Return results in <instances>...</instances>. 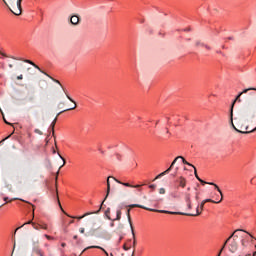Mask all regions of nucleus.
Masks as SVG:
<instances>
[{"mask_svg":"<svg viewBox=\"0 0 256 256\" xmlns=\"http://www.w3.org/2000/svg\"><path fill=\"white\" fill-rule=\"evenodd\" d=\"M109 179H113L116 183H119V185H123L124 187H130V189H138L139 193H141V187H143V184H137V185H132L131 183L128 182H122L121 180L113 177V176H109L107 178V190H106V196L100 206V209H102L103 207V203H105V201H107V197H109V193H111V182L109 181Z\"/></svg>","mask_w":256,"mask_h":256,"instance_id":"nucleus-1","label":"nucleus"},{"mask_svg":"<svg viewBox=\"0 0 256 256\" xmlns=\"http://www.w3.org/2000/svg\"><path fill=\"white\" fill-rule=\"evenodd\" d=\"M249 91H256V88H246L242 92H240L234 101L232 102L231 109H230V123L233 126V107H235V102L241 103V95H245V93H249Z\"/></svg>","mask_w":256,"mask_h":256,"instance_id":"nucleus-2","label":"nucleus"},{"mask_svg":"<svg viewBox=\"0 0 256 256\" xmlns=\"http://www.w3.org/2000/svg\"><path fill=\"white\" fill-rule=\"evenodd\" d=\"M208 184L213 185L215 187V189H217L218 193H220V195H221V199L219 201H215L212 199L203 200L199 206L200 211H203V209H205V203H221V201H223V192L221 191V188H219V186L213 182H208Z\"/></svg>","mask_w":256,"mask_h":256,"instance_id":"nucleus-3","label":"nucleus"},{"mask_svg":"<svg viewBox=\"0 0 256 256\" xmlns=\"http://www.w3.org/2000/svg\"><path fill=\"white\" fill-rule=\"evenodd\" d=\"M247 111H253L256 109V92H250L249 98L246 100Z\"/></svg>","mask_w":256,"mask_h":256,"instance_id":"nucleus-4","label":"nucleus"},{"mask_svg":"<svg viewBox=\"0 0 256 256\" xmlns=\"http://www.w3.org/2000/svg\"><path fill=\"white\" fill-rule=\"evenodd\" d=\"M239 231H244V230H235L233 233L234 235L233 240L231 241V243L229 244V251H231V253H235V251H237L238 247H239V243L237 241V239H239V236L236 233H239Z\"/></svg>","mask_w":256,"mask_h":256,"instance_id":"nucleus-5","label":"nucleus"},{"mask_svg":"<svg viewBox=\"0 0 256 256\" xmlns=\"http://www.w3.org/2000/svg\"><path fill=\"white\" fill-rule=\"evenodd\" d=\"M200 206L196 208V214L185 213V212H171V211H160V213H165L166 215H185L186 217H197L201 215V210L199 211Z\"/></svg>","mask_w":256,"mask_h":256,"instance_id":"nucleus-6","label":"nucleus"},{"mask_svg":"<svg viewBox=\"0 0 256 256\" xmlns=\"http://www.w3.org/2000/svg\"><path fill=\"white\" fill-rule=\"evenodd\" d=\"M178 159H183V156H178V157H176V158L172 161L170 167H169L168 169H166L164 172H162V173H160L159 175H157V176L155 177L154 181H157V179H161V177H163L164 175H167V174L171 171V169H173V167L175 166V163H177V160H178Z\"/></svg>","mask_w":256,"mask_h":256,"instance_id":"nucleus-7","label":"nucleus"},{"mask_svg":"<svg viewBox=\"0 0 256 256\" xmlns=\"http://www.w3.org/2000/svg\"><path fill=\"white\" fill-rule=\"evenodd\" d=\"M128 207H130V209H135V207H138L139 209H145L146 211H152L154 213H161V211H166V210H157V209L148 208L141 204H131Z\"/></svg>","mask_w":256,"mask_h":256,"instance_id":"nucleus-8","label":"nucleus"},{"mask_svg":"<svg viewBox=\"0 0 256 256\" xmlns=\"http://www.w3.org/2000/svg\"><path fill=\"white\" fill-rule=\"evenodd\" d=\"M23 0H17L16 6L13 7L14 10H12V13L14 15H21V3Z\"/></svg>","mask_w":256,"mask_h":256,"instance_id":"nucleus-9","label":"nucleus"},{"mask_svg":"<svg viewBox=\"0 0 256 256\" xmlns=\"http://www.w3.org/2000/svg\"><path fill=\"white\" fill-rule=\"evenodd\" d=\"M184 201H186V205L188 209H193V206L191 204V193L189 192L184 193Z\"/></svg>","mask_w":256,"mask_h":256,"instance_id":"nucleus-10","label":"nucleus"},{"mask_svg":"<svg viewBox=\"0 0 256 256\" xmlns=\"http://www.w3.org/2000/svg\"><path fill=\"white\" fill-rule=\"evenodd\" d=\"M176 183H178V187H181L182 189H185L187 187V179L185 177L180 176L177 180Z\"/></svg>","mask_w":256,"mask_h":256,"instance_id":"nucleus-11","label":"nucleus"},{"mask_svg":"<svg viewBox=\"0 0 256 256\" xmlns=\"http://www.w3.org/2000/svg\"><path fill=\"white\" fill-rule=\"evenodd\" d=\"M88 249H100L101 251H103V253H105L106 256H111V254L109 255V253L101 246H88L82 251L81 255H83V253H85V251H87Z\"/></svg>","mask_w":256,"mask_h":256,"instance_id":"nucleus-12","label":"nucleus"},{"mask_svg":"<svg viewBox=\"0 0 256 256\" xmlns=\"http://www.w3.org/2000/svg\"><path fill=\"white\" fill-rule=\"evenodd\" d=\"M67 99H69V101H71V103H74V105L71 108L65 109L61 112L58 113V116L61 115V113H65V111H73V109H77V104L75 103V100L70 98L69 95H66Z\"/></svg>","mask_w":256,"mask_h":256,"instance_id":"nucleus-13","label":"nucleus"},{"mask_svg":"<svg viewBox=\"0 0 256 256\" xmlns=\"http://www.w3.org/2000/svg\"><path fill=\"white\" fill-rule=\"evenodd\" d=\"M131 233H132V238H133V248L137 247V239L135 238V229L133 228V225H131ZM135 256V250H133L132 255Z\"/></svg>","mask_w":256,"mask_h":256,"instance_id":"nucleus-14","label":"nucleus"},{"mask_svg":"<svg viewBox=\"0 0 256 256\" xmlns=\"http://www.w3.org/2000/svg\"><path fill=\"white\" fill-rule=\"evenodd\" d=\"M121 209H118L116 211V218L112 219V223L110 224V227H115V221H121Z\"/></svg>","mask_w":256,"mask_h":256,"instance_id":"nucleus-15","label":"nucleus"},{"mask_svg":"<svg viewBox=\"0 0 256 256\" xmlns=\"http://www.w3.org/2000/svg\"><path fill=\"white\" fill-rule=\"evenodd\" d=\"M195 47H204L205 49H207L208 51H211V46L205 44L204 42H202L201 40H197L195 42Z\"/></svg>","mask_w":256,"mask_h":256,"instance_id":"nucleus-16","label":"nucleus"},{"mask_svg":"<svg viewBox=\"0 0 256 256\" xmlns=\"http://www.w3.org/2000/svg\"><path fill=\"white\" fill-rule=\"evenodd\" d=\"M99 211H101V208L99 210H97L96 212H88L86 214H84L83 216H79V217H72L70 215H68V217H71L72 219H83L84 217H87V215H93V214H99Z\"/></svg>","mask_w":256,"mask_h":256,"instance_id":"nucleus-17","label":"nucleus"},{"mask_svg":"<svg viewBox=\"0 0 256 256\" xmlns=\"http://www.w3.org/2000/svg\"><path fill=\"white\" fill-rule=\"evenodd\" d=\"M80 21H81V18H79V16H77V15H73L70 18V22H71L72 25H79Z\"/></svg>","mask_w":256,"mask_h":256,"instance_id":"nucleus-18","label":"nucleus"},{"mask_svg":"<svg viewBox=\"0 0 256 256\" xmlns=\"http://www.w3.org/2000/svg\"><path fill=\"white\" fill-rule=\"evenodd\" d=\"M104 215L106 219H108L109 221H113V219L111 218V208H107L106 211L104 212Z\"/></svg>","mask_w":256,"mask_h":256,"instance_id":"nucleus-19","label":"nucleus"},{"mask_svg":"<svg viewBox=\"0 0 256 256\" xmlns=\"http://www.w3.org/2000/svg\"><path fill=\"white\" fill-rule=\"evenodd\" d=\"M235 121H236V125H237L238 129H243V119L235 118Z\"/></svg>","mask_w":256,"mask_h":256,"instance_id":"nucleus-20","label":"nucleus"},{"mask_svg":"<svg viewBox=\"0 0 256 256\" xmlns=\"http://www.w3.org/2000/svg\"><path fill=\"white\" fill-rule=\"evenodd\" d=\"M126 216H127V219H128V223L130 225V229H131V225H133V222L131 221V209L130 208L127 210Z\"/></svg>","mask_w":256,"mask_h":256,"instance_id":"nucleus-21","label":"nucleus"},{"mask_svg":"<svg viewBox=\"0 0 256 256\" xmlns=\"http://www.w3.org/2000/svg\"><path fill=\"white\" fill-rule=\"evenodd\" d=\"M233 235H235V233H232L231 236L224 242V245L221 248V253H223V249H225V247H227V243H229V241H231V239H233Z\"/></svg>","mask_w":256,"mask_h":256,"instance_id":"nucleus-22","label":"nucleus"},{"mask_svg":"<svg viewBox=\"0 0 256 256\" xmlns=\"http://www.w3.org/2000/svg\"><path fill=\"white\" fill-rule=\"evenodd\" d=\"M180 159H182V163H184V165H189V167H193V169H195V166L193 164L187 162V160H185V158L182 157Z\"/></svg>","mask_w":256,"mask_h":256,"instance_id":"nucleus-23","label":"nucleus"},{"mask_svg":"<svg viewBox=\"0 0 256 256\" xmlns=\"http://www.w3.org/2000/svg\"><path fill=\"white\" fill-rule=\"evenodd\" d=\"M57 123V117L52 121L50 127L52 128V131L54 132L55 131V125Z\"/></svg>","mask_w":256,"mask_h":256,"instance_id":"nucleus-24","label":"nucleus"},{"mask_svg":"<svg viewBox=\"0 0 256 256\" xmlns=\"http://www.w3.org/2000/svg\"><path fill=\"white\" fill-rule=\"evenodd\" d=\"M57 123V117L52 121L50 127L52 128V131L54 132L55 131V125Z\"/></svg>","mask_w":256,"mask_h":256,"instance_id":"nucleus-25","label":"nucleus"},{"mask_svg":"<svg viewBox=\"0 0 256 256\" xmlns=\"http://www.w3.org/2000/svg\"><path fill=\"white\" fill-rule=\"evenodd\" d=\"M30 225L33 226V229H36V231H39V229H40L39 224H35L32 222Z\"/></svg>","mask_w":256,"mask_h":256,"instance_id":"nucleus-26","label":"nucleus"},{"mask_svg":"<svg viewBox=\"0 0 256 256\" xmlns=\"http://www.w3.org/2000/svg\"><path fill=\"white\" fill-rule=\"evenodd\" d=\"M33 67H35V69H38V71H40L41 73H44V75H47V73H45L43 70H41V68H39V66H37V64L34 63V65H32Z\"/></svg>","mask_w":256,"mask_h":256,"instance_id":"nucleus-27","label":"nucleus"},{"mask_svg":"<svg viewBox=\"0 0 256 256\" xmlns=\"http://www.w3.org/2000/svg\"><path fill=\"white\" fill-rule=\"evenodd\" d=\"M15 132H13L12 134H10L9 136H7L6 138H4L2 141H0V145L5 143V141H7V139H9L11 137V135H13Z\"/></svg>","mask_w":256,"mask_h":256,"instance_id":"nucleus-28","label":"nucleus"},{"mask_svg":"<svg viewBox=\"0 0 256 256\" xmlns=\"http://www.w3.org/2000/svg\"><path fill=\"white\" fill-rule=\"evenodd\" d=\"M39 227H40V229H44V230L48 229L47 224H39Z\"/></svg>","mask_w":256,"mask_h":256,"instance_id":"nucleus-29","label":"nucleus"},{"mask_svg":"<svg viewBox=\"0 0 256 256\" xmlns=\"http://www.w3.org/2000/svg\"><path fill=\"white\" fill-rule=\"evenodd\" d=\"M28 101L29 103H33V101H35V96H29Z\"/></svg>","mask_w":256,"mask_h":256,"instance_id":"nucleus-30","label":"nucleus"},{"mask_svg":"<svg viewBox=\"0 0 256 256\" xmlns=\"http://www.w3.org/2000/svg\"><path fill=\"white\" fill-rule=\"evenodd\" d=\"M3 199L4 201H6V203H11V201H15V199L9 200V197H4Z\"/></svg>","mask_w":256,"mask_h":256,"instance_id":"nucleus-31","label":"nucleus"},{"mask_svg":"<svg viewBox=\"0 0 256 256\" xmlns=\"http://www.w3.org/2000/svg\"><path fill=\"white\" fill-rule=\"evenodd\" d=\"M194 175L198 181H199V179H201V178H199V175L197 174V168L194 169Z\"/></svg>","mask_w":256,"mask_h":256,"instance_id":"nucleus-32","label":"nucleus"},{"mask_svg":"<svg viewBox=\"0 0 256 256\" xmlns=\"http://www.w3.org/2000/svg\"><path fill=\"white\" fill-rule=\"evenodd\" d=\"M47 77H50V79H52V81H54L55 83H58V85H61V82H59V80L53 79V77L49 76L48 74H47Z\"/></svg>","mask_w":256,"mask_h":256,"instance_id":"nucleus-33","label":"nucleus"},{"mask_svg":"<svg viewBox=\"0 0 256 256\" xmlns=\"http://www.w3.org/2000/svg\"><path fill=\"white\" fill-rule=\"evenodd\" d=\"M159 193L160 195H165V188H160Z\"/></svg>","mask_w":256,"mask_h":256,"instance_id":"nucleus-34","label":"nucleus"},{"mask_svg":"<svg viewBox=\"0 0 256 256\" xmlns=\"http://www.w3.org/2000/svg\"><path fill=\"white\" fill-rule=\"evenodd\" d=\"M24 63H29V65H35V63L31 60H24Z\"/></svg>","mask_w":256,"mask_h":256,"instance_id":"nucleus-35","label":"nucleus"},{"mask_svg":"<svg viewBox=\"0 0 256 256\" xmlns=\"http://www.w3.org/2000/svg\"><path fill=\"white\" fill-rule=\"evenodd\" d=\"M123 249H124V251H129V249H131V247L127 246V244H124Z\"/></svg>","mask_w":256,"mask_h":256,"instance_id":"nucleus-36","label":"nucleus"},{"mask_svg":"<svg viewBox=\"0 0 256 256\" xmlns=\"http://www.w3.org/2000/svg\"><path fill=\"white\" fill-rule=\"evenodd\" d=\"M200 183H202V185H209V183L203 181L201 178L198 180Z\"/></svg>","mask_w":256,"mask_h":256,"instance_id":"nucleus-37","label":"nucleus"},{"mask_svg":"<svg viewBox=\"0 0 256 256\" xmlns=\"http://www.w3.org/2000/svg\"><path fill=\"white\" fill-rule=\"evenodd\" d=\"M22 79H23V74H20L19 76H17L18 81H22Z\"/></svg>","mask_w":256,"mask_h":256,"instance_id":"nucleus-38","label":"nucleus"},{"mask_svg":"<svg viewBox=\"0 0 256 256\" xmlns=\"http://www.w3.org/2000/svg\"><path fill=\"white\" fill-rule=\"evenodd\" d=\"M35 133H38V135H43V132H41V130H39V129H36Z\"/></svg>","mask_w":256,"mask_h":256,"instance_id":"nucleus-39","label":"nucleus"},{"mask_svg":"<svg viewBox=\"0 0 256 256\" xmlns=\"http://www.w3.org/2000/svg\"><path fill=\"white\" fill-rule=\"evenodd\" d=\"M156 187H157V185H155V184H151V185L149 186L150 189H156Z\"/></svg>","mask_w":256,"mask_h":256,"instance_id":"nucleus-40","label":"nucleus"},{"mask_svg":"<svg viewBox=\"0 0 256 256\" xmlns=\"http://www.w3.org/2000/svg\"><path fill=\"white\" fill-rule=\"evenodd\" d=\"M60 159H62V161H63L62 167H64V165H65V163H66L65 158H63V157L60 155Z\"/></svg>","mask_w":256,"mask_h":256,"instance_id":"nucleus-41","label":"nucleus"},{"mask_svg":"<svg viewBox=\"0 0 256 256\" xmlns=\"http://www.w3.org/2000/svg\"><path fill=\"white\" fill-rule=\"evenodd\" d=\"M31 223H33V221H28L27 223H24L21 227H24V225H31Z\"/></svg>","mask_w":256,"mask_h":256,"instance_id":"nucleus-42","label":"nucleus"},{"mask_svg":"<svg viewBox=\"0 0 256 256\" xmlns=\"http://www.w3.org/2000/svg\"><path fill=\"white\" fill-rule=\"evenodd\" d=\"M44 237L46 238V239H48V240H51V239H53V237H51V236H49V235H44Z\"/></svg>","mask_w":256,"mask_h":256,"instance_id":"nucleus-43","label":"nucleus"},{"mask_svg":"<svg viewBox=\"0 0 256 256\" xmlns=\"http://www.w3.org/2000/svg\"><path fill=\"white\" fill-rule=\"evenodd\" d=\"M195 199H196V201H199V192H196Z\"/></svg>","mask_w":256,"mask_h":256,"instance_id":"nucleus-44","label":"nucleus"},{"mask_svg":"<svg viewBox=\"0 0 256 256\" xmlns=\"http://www.w3.org/2000/svg\"><path fill=\"white\" fill-rule=\"evenodd\" d=\"M63 105H65V102H60V103L58 104V107L61 108V107H63Z\"/></svg>","mask_w":256,"mask_h":256,"instance_id":"nucleus-45","label":"nucleus"},{"mask_svg":"<svg viewBox=\"0 0 256 256\" xmlns=\"http://www.w3.org/2000/svg\"><path fill=\"white\" fill-rule=\"evenodd\" d=\"M79 232H80V233H85V228H80V229H79Z\"/></svg>","mask_w":256,"mask_h":256,"instance_id":"nucleus-46","label":"nucleus"},{"mask_svg":"<svg viewBox=\"0 0 256 256\" xmlns=\"http://www.w3.org/2000/svg\"><path fill=\"white\" fill-rule=\"evenodd\" d=\"M116 157H117L118 161H121V155L116 154Z\"/></svg>","mask_w":256,"mask_h":256,"instance_id":"nucleus-47","label":"nucleus"},{"mask_svg":"<svg viewBox=\"0 0 256 256\" xmlns=\"http://www.w3.org/2000/svg\"><path fill=\"white\" fill-rule=\"evenodd\" d=\"M58 203H59V207H60L61 211H63V207H61V202H59V200H58Z\"/></svg>","mask_w":256,"mask_h":256,"instance_id":"nucleus-48","label":"nucleus"},{"mask_svg":"<svg viewBox=\"0 0 256 256\" xmlns=\"http://www.w3.org/2000/svg\"><path fill=\"white\" fill-rule=\"evenodd\" d=\"M3 120L6 123V125H9V122H7V120H5V117L3 118Z\"/></svg>","mask_w":256,"mask_h":256,"instance_id":"nucleus-49","label":"nucleus"},{"mask_svg":"<svg viewBox=\"0 0 256 256\" xmlns=\"http://www.w3.org/2000/svg\"><path fill=\"white\" fill-rule=\"evenodd\" d=\"M9 68H10V69H13V64H9Z\"/></svg>","mask_w":256,"mask_h":256,"instance_id":"nucleus-50","label":"nucleus"},{"mask_svg":"<svg viewBox=\"0 0 256 256\" xmlns=\"http://www.w3.org/2000/svg\"><path fill=\"white\" fill-rule=\"evenodd\" d=\"M19 229H21V227H18V228L15 230V233H17V231H19Z\"/></svg>","mask_w":256,"mask_h":256,"instance_id":"nucleus-51","label":"nucleus"},{"mask_svg":"<svg viewBox=\"0 0 256 256\" xmlns=\"http://www.w3.org/2000/svg\"><path fill=\"white\" fill-rule=\"evenodd\" d=\"M241 243H242V245H245V240H242Z\"/></svg>","mask_w":256,"mask_h":256,"instance_id":"nucleus-52","label":"nucleus"},{"mask_svg":"<svg viewBox=\"0 0 256 256\" xmlns=\"http://www.w3.org/2000/svg\"><path fill=\"white\" fill-rule=\"evenodd\" d=\"M187 191H191V187H188V188H187Z\"/></svg>","mask_w":256,"mask_h":256,"instance_id":"nucleus-53","label":"nucleus"},{"mask_svg":"<svg viewBox=\"0 0 256 256\" xmlns=\"http://www.w3.org/2000/svg\"><path fill=\"white\" fill-rule=\"evenodd\" d=\"M247 129H249V126H246V127H245V130H246V131H247Z\"/></svg>","mask_w":256,"mask_h":256,"instance_id":"nucleus-54","label":"nucleus"},{"mask_svg":"<svg viewBox=\"0 0 256 256\" xmlns=\"http://www.w3.org/2000/svg\"><path fill=\"white\" fill-rule=\"evenodd\" d=\"M252 256H256V251L253 253V255Z\"/></svg>","mask_w":256,"mask_h":256,"instance_id":"nucleus-55","label":"nucleus"},{"mask_svg":"<svg viewBox=\"0 0 256 256\" xmlns=\"http://www.w3.org/2000/svg\"><path fill=\"white\" fill-rule=\"evenodd\" d=\"M217 256H221V251L218 253V255Z\"/></svg>","mask_w":256,"mask_h":256,"instance_id":"nucleus-56","label":"nucleus"},{"mask_svg":"<svg viewBox=\"0 0 256 256\" xmlns=\"http://www.w3.org/2000/svg\"><path fill=\"white\" fill-rule=\"evenodd\" d=\"M65 245H66L65 243H62V247H65Z\"/></svg>","mask_w":256,"mask_h":256,"instance_id":"nucleus-57","label":"nucleus"},{"mask_svg":"<svg viewBox=\"0 0 256 256\" xmlns=\"http://www.w3.org/2000/svg\"><path fill=\"white\" fill-rule=\"evenodd\" d=\"M70 223H75V221H74V220H71Z\"/></svg>","mask_w":256,"mask_h":256,"instance_id":"nucleus-58","label":"nucleus"},{"mask_svg":"<svg viewBox=\"0 0 256 256\" xmlns=\"http://www.w3.org/2000/svg\"><path fill=\"white\" fill-rule=\"evenodd\" d=\"M185 31H191V29L188 28V29H186Z\"/></svg>","mask_w":256,"mask_h":256,"instance_id":"nucleus-59","label":"nucleus"},{"mask_svg":"<svg viewBox=\"0 0 256 256\" xmlns=\"http://www.w3.org/2000/svg\"><path fill=\"white\" fill-rule=\"evenodd\" d=\"M74 239H77V235L74 236Z\"/></svg>","mask_w":256,"mask_h":256,"instance_id":"nucleus-60","label":"nucleus"},{"mask_svg":"<svg viewBox=\"0 0 256 256\" xmlns=\"http://www.w3.org/2000/svg\"><path fill=\"white\" fill-rule=\"evenodd\" d=\"M166 133H169V129H167Z\"/></svg>","mask_w":256,"mask_h":256,"instance_id":"nucleus-61","label":"nucleus"},{"mask_svg":"<svg viewBox=\"0 0 256 256\" xmlns=\"http://www.w3.org/2000/svg\"><path fill=\"white\" fill-rule=\"evenodd\" d=\"M1 55H3L4 57L6 56L5 54L1 53Z\"/></svg>","mask_w":256,"mask_h":256,"instance_id":"nucleus-62","label":"nucleus"},{"mask_svg":"<svg viewBox=\"0 0 256 256\" xmlns=\"http://www.w3.org/2000/svg\"><path fill=\"white\" fill-rule=\"evenodd\" d=\"M121 256H125V254H121Z\"/></svg>","mask_w":256,"mask_h":256,"instance_id":"nucleus-63","label":"nucleus"},{"mask_svg":"<svg viewBox=\"0 0 256 256\" xmlns=\"http://www.w3.org/2000/svg\"><path fill=\"white\" fill-rule=\"evenodd\" d=\"M57 175H59V171L57 172Z\"/></svg>","mask_w":256,"mask_h":256,"instance_id":"nucleus-64","label":"nucleus"}]
</instances>
